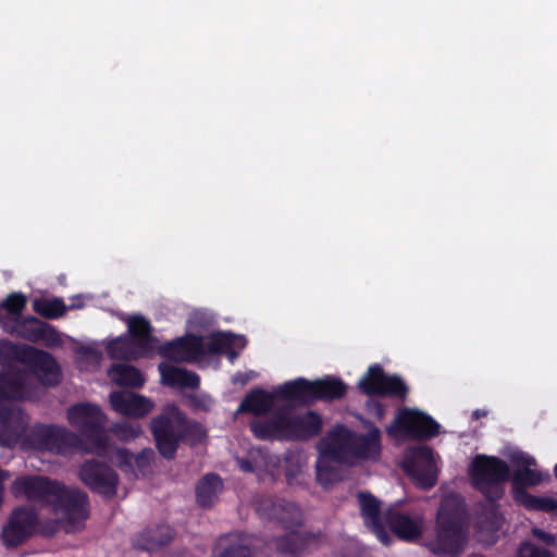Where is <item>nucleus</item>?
Wrapping results in <instances>:
<instances>
[{
	"label": "nucleus",
	"instance_id": "nucleus-1",
	"mask_svg": "<svg viewBox=\"0 0 557 557\" xmlns=\"http://www.w3.org/2000/svg\"><path fill=\"white\" fill-rule=\"evenodd\" d=\"M0 404L34 398L27 372L13 363L14 361L27 366L46 387H55L61 382V368L55 358L35 346L0 339Z\"/></svg>",
	"mask_w": 557,
	"mask_h": 557
},
{
	"label": "nucleus",
	"instance_id": "nucleus-2",
	"mask_svg": "<svg viewBox=\"0 0 557 557\" xmlns=\"http://www.w3.org/2000/svg\"><path fill=\"white\" fill-rule=\"evenodd\" d=\"M149 429L159 455L174 460L182 443H200L206 436L202 425L187 416L175 404L166 405L161 413L151 418Z\"/></svg>",
	"mask_w": 557,
	"mask_h": 557
},
{
	"label": "nucleus",
	"instance_id": "nucleus-3",
	"mask_svg": "<svg viewBox=\"0 0 557 557\" xmlns=\"http://www.w3.org/2000/svg\"><path fill=\"white\" fill-rule=\"evenodd\" d=\"M463 527L465 510L458 505L444 502L437 512L435 535L426 540L425 546L440 557L459 556L466 541Z\"/></svg>",
	"mask_w": 557,
	"mask_h": 557
},
{
	"label": "nucleus",
	"instance_id": "nucleus-4",
	"mask_svg": "<svg viewBox=\"0 0 557 557\" xmlns=\"http://www.w3.org/2000/svg\"><path fill=\"white\" fill-rule=\"evenodd\" d=\"M471 485L486 499L496 503L504 495V484L510 480L508 463L496 456L476 455L469 469Z\"/></svg>",
	"mask_w": 557,
	"mask_h": 557
},
{
	"label": "nucleus",
	"instance_id": "nucleus-5",
	"mask_svg": "<svg viewBox=\"0 0 557 557\" xmlns=\"http://www.w3.org/2000/svg\"><path fill=\"white\" fill-rule=\"evenodd\" d=\"M67 420L82 436L89 441L92 451L103 456L108 449V436L106 434V416L97 405L79 403L67 409Z\"/></svg>",
	"mask_w": 557,
	"mask_h": 557
},
{
	"label": "nucleus",
	"instance_id": "nucleus-6",
	"mask_svg": "<svg viewBox=\"0 0 557 557\" xmlns=\"http://www.w3.org/2000/svg\"><path fill=\"white\" fill-rule=\"evenodd\" d=\"M26 442L36 450L65 456L74 449H81L79 435L53 424H35L26 435Z\"/></svg>",
	"mask_w": 557,
	"mask_h": 557
},
{
	"label": "nucleus",
	"instance_id": "nucleus-7",
	"mask_svg": "<svg viewBox=\"0 0 557 557\" xmlns=\"http://www.w3.org/2000/svg\"><path fill=\"white\" fill-rule=\"evenodd\" d=\"M55 513L61 512L63 517V529L66 533L81 531L89 517L88 495L77 488H67L60 484L51 504Z\"/></svg>",
	"mask_w": 557,
	"mask_h": 557
},
{
	"label": "nucleus",
	"instance_id": "nucleus-8",
	"mask_svg": "<svg viewBox=\"0 0 557 557\" xmlns=\"http://www.w3.org/2000/svg\"><path fill=\"white\" fill-rule=\"evenodd\" d=\"M440 428V423L428 413L416 408H403L397 412L393 424L387 428V433L394 436L399 432L413 440H431L438 435Z\"/></svg>",
	"mask_w": 557,
	"mask_h": 557
},
{
	"label": "nucleus",
	"instance_id": "nucleus-9",
	"mask_svg": "<svg viewBox=\"0 0 557 557\" xmlns=\"http://www.w3.org/2000/svg\"><path fill=\"white\" fill-rule=\"evenodd\" d=\"M360 392L367 396L392 397L405 400L409 388L405 381L396 374H385L381 364L374 363L368 368L358 383Z\"/></svg>",
	"mask_w": 557,
	"mask_h": 557
},
{
	"label": "nucleus",
	"instance_id": "nucleus-10",
	"mask_svg": "<svg viewBox=\"0 0 557 557\" xmlns=\"http://www.w3.org/2000/svg\"><path fill=\"white\" fill-rule=\"evenodd\" d=\"M81 481L94 493L112 499L117 494L119 474L106 462L86 460L79 468Z\"/></svg>",
	"mask_w": 557,
	"mask_h": 557
},
{
	"label": "nucleus",
	"instance_id": "nucleus-11",
	"mask_svg": "<svg viewBox=\"0 0 557 557\" xmlns=\"http://www.w3.org/2000/svg\"><path fill=\"white\" fill-rule=\"evenodd\" d=\"M38 515L35 510L27 507L15 508L1 531L3 545L7 548L22 545L36 533Z\"/></svg>",
	"mask_w": 557,
	"mask_h": 557
},
{
	"label": "nucleus",
	"instance_id": "nucleus-12",
	"mask_svg": "<svg viewBox=\"0 0 557 557\" xmlns=\"http://www.w3.org/2000/svg\"><path fill=\"white\" fill-rule=\"evenodd\" d=\"M60 484L42 475H23L12 482L11 492L16 498L51 506Z\"/></svg>",
	"mask_w": 557,
	"mask_h": 557
},
{
	"label": "nucleus",
	"instance_id": "nucleus-13",
	"mask_svg": "<svg viewBox=\"0 0 557 557\" xmlns=\"http://www.w3.org/2000/svg\"><path fill=\"white\" fill-rule=\"evenodd\" d=\"M509 459L518 467L512 475L510 474L512 497L518 503L524 498L523 494H530L527 488L539 485L543 476L540 471L531 469V466L536 465L534 457L518 450L510 454Z\"/></svg>",
	"mask_w": 557,
	"mask_h": 557
},
{
	"label": "nucleus",
	"instance_id": "nucleus-14",
	"mask_svg": "<svg viewBox=\"0 0 557 557\" xmlns=\"http://www.w3.org/2000/svg\"><path fill=\"white\" fill-rule=\"evenodd\" d=\"M289 407L278 406L265 418L253 419L249 429L260 441H289Z\"/></svg>",
	"mask_w": 557,
	"mask_h": 557
},
{
	"label": "nucleus",
	"instance_id": "nucleus-15",
	"mask_svg": "<svg viewBox=\"0 0 557 557\" xmlns=\"http://www.w3.org/2000/svg\"><path fill=\"white\" fill-rule=\"evenodd\" d=\"M159 354L176 362H195L206 357L205 339L199 335L186 334L164 343L160 346Z\"/></svg>",
	"mask_w": 557,
	"mask_h": 557
},
{
	"label": "nucleus",
	"instance_id": "nucleus-16",
	"mask_svg": "<svg viewBox=\"0 0 557 557\" xmlns=\"http://www.w3.org/2000/svg\"><path fill=\"white\" fill-rule=\"evenodd\" d=\"M175 537V530L165 522H151L131 537L132 547L147 553L159 552L169 546Z\"/></svg>",
	"mask_w": 557,
	"mask_h": 557
},
{
	"label": "nucleus",
	"instance_id": "nucleus-17",
	"mask_svg": "<svg viewBox=\"0 0 557 557\" xmlns=\"http://www.w3.org/2000/svg\"><path fill=\"white\" fill-rule=\"evenodd\" d=\"M320 543V533L300 530H290L274 539V547L283 557H301L318 549Z\"/></svg>",
	"mask_w": 557,
	"mask_h": 557
},
{
	"label": "nucleus",
	"instance_id": "nucleus-18",
	"mask_svg": "<svg viewBox=\"0 0 557 557\" xmlns=\"http://www.w3.org/2000/svg\"><path fill=\"white\" fill-rule=\"evenodd\" d=\"M28 417L11 404H0V446L9 447L24 434Z\"/></svg>",
	"mask_w": 557,
	"mask_h": 557
},
{
	"label": "nucleus",
	"instance_id": "nucleus-19",
	"mask_svg": "<svg viewBox=\"0 0 557 557\" xmlns=\"http://www.w3.org/2000/svg\"><path fill=\"white\" fill-rule=\"evenodd\" d=\"M258 511L262 518L277 522L285 529L300 527L304 522L302 511L294 502L264 500L259 505Z\"/></svg>",
	"mask_w": 557,
	"mask_h": 557
},
{
	"label": "nucleus",
	"instance_id": "nucleus-20",
	"mask_svg": "<svg viewBox=\"0 0 557 557\" xmlns=\"http://www.w3.org/2000/svg\"><path fill=\"white\" fill-rule=\"evenodd\" d=\"M414 461L405 466L406 472L423 490H429L436 484L437 475L433 460V449L429 446L418 447L413 450Z\"/></svg>",
	"mask_w": 557,
	"mask_h": 557
},
{
	"label": "nucleus",
	"instance_id": "nucleus-21",
	"mask_svg": "<svg viewBox=\"0 0 557 557\" xmlns=\"http://www.w3.org/2000/svg\"><path fill=\"white\" fill-rule=\"evenodd\" d=\"M354 432L343 424L336 425L322 441V455L330 460L344 462L351 457Z\"/></svg>",
	"mask_w": 557,
	"mask_h": 557
},
{
	"label": "nucleus",
	"instance_id": "nucleus-22",
	"mask_svg": "<svg viewBox=\"0 0 557 557\" xmlns=\"http://www.w3.org/2000/svg\"><path fill=\"white\" fill-rule=\"evenodd\" d=\"M384 522L400 540L416 541L421 536L422 519L419 516L411 517L397 509L388 508L384 513Z\"/></svg>",
	"mask_w": 557,
	"mask_h": 557
},
{
	"label": "nucleus",
	"instance_id": "nucleus-23",
	"mask_svg": "<svg viewBox=\"0 0 557 557\" xmlns=\"http://www.w3.org/2000/svg\"><path fill=\"white\" fill-rule=\"evenodd\" d=\"M358 500L364 525L371 530L383 544H388L385 522L381 517V502L368 492H359Z\"/></svg>",
	"mask_w": 557,
	"mask_h": 557
},
{
	"label": "nucleus",
	"instance_id": "nucleus-24",
	"mask_svg": "<svg viewBox=\"0 0 557 557\" xmlns=\"http://www.w3.org/2000/svg\"><path fill=\"white\" fill-rule=\"evenodd\" d=\"M110 404L116 412L134 418H143L153 408L150 399L141 395L121 391L110 394Z\"/></svg>",
	"mask_w": 557,
	"mask_h": 557
},
{
	"label": "nucleus",
	"instance_id": "nucleus-25",
	"mask_svg": "<svg viewBox=\"0 0 557 557\" xmlns=\"http://www.w3.org/2000/svg\"><path fill=\"white\" fill-rule=\"evenodd\" d=\"M322 419L315 411H307L304 414L289 413V441H307L318 436L322 431Z\"/></svg>",
	"mask_w": 557,
	"mask_h": 557
},
{
	"label": "nucleus",
	"instance_id": "nucleus-26",
	"mask_svg": "<svg viewBox=\"0 0 557 557\" xmlns=\"http://www.w3.org/2000/svg\"><path fill=\"white\" fill-rule=\"evenodd\" d=\"M275 395L262 388H253L240 401L237 413H251L259 419L270 413L274 407Z\"/></svg>",
	"mask_w": 557,
	"mask_h": 557
},
{
	"label": "nucleus",
	"instance_id": "nucleus-27",
	"mask_svg": "<svg viewBox=\"0 0 557 557\" xmlns=\"http://www.w3.org/2000/svg\"><path fill=\"white\" fill-rule=\"evenodd\" d=\"M381 431L372 425L367 434L354 432L351 457L376 460L381 455Z\"/></svg>",
	"mask_w": 557,
	"mask_h": 557
},
{
	"label": "nucleus",
	"instance_id": "nucleus-28",
	"mask_svg": "<svg viewBox=\"0 0 557 557\" xmlns=\"http://www.w3.org/2000/svg\"><path fill=\"white\" fill-rule=\"evenodd\" d=\"M224 484L218 473L205 474L195 488L196 502L202 509L212 508L218 502L219 495L223 492Z\"/></svg>",
	"mask_w": 557,
	"mask_h": 557
},
{
	"label": "nucleus",
	"instance_id": "nucleus-29",
	"mask_svg": "<svg viewBox=\"0 0 557 557\" xmlns=\"http://www.w3.org/2000/svg\"><path fill=\"white\" fill-rule=\"evenodd\" d=\"M24 337L32 343L45 342L47 346H58L61 343L55 327L34 315L24 319Z\"/></svg>",
	"mask_w": 557,
	"mask_h": 557
},
{
	"label": "nucleus",
	"instance_id": "nucleus-30",
	"mask_svg": "<svg viewBox=\"0 0 557 557\" xmlns=\"http://www.w3.org/2000/svg\"><path fill=\"white\" fill-rule=\"evenodd\" d=\"M159 371L162 383L170 387L197 389L200 385V376L196 372L165 363L159 364Z\"/></svg>",
	"mask_w": 557,
	"mask_h": 557
},
{
	"label": "nucleus",
	"instance_id": "nucleus-31",
	"mask_svg": "<svg viewBox=\"0 0 557 557\" xmlns=\"http://www.w3.org/2000/svg\"><path fill=\"white\" fill-rule=\"evenodd\" d=\"M274 395L275 399L293 401L300 405H311V382L304 377L286 382L274 389Z\"/></svg>",
	"mask_w": 557,
	"mask_h": 557
},
{
	"label": "nucleus",
	"instance_id": "nucleus-32",
	"mask_svg": "<svg viewBox=\"0 0 557 557\" xmlns=\"http://www.w3.org/2000/svg\"><path fill=\"white\" fill-rule=\"evenodd\" d=\"M312 403L342 399L347 394V385L337 377L326 376L311 382Z\"/></svg>",
	"mask_w": 557,
	"mask_h": 557
},
{
	"label": "nucleus",
	"instance_id": "nucleus-33",
	"mask_svg": "<svg viewBox=\"0 0 557 557\" xmlns=\"http://www.w3.org/2000/svg\"><path fill=\"white\" fill-rule=\"evenodd\" d=\"M127 330L133 344L140 349H150L157 339L152 336V326L143 315H133L127 321Z\"/></svg>",
	"mask_w": 557,
	"mask_h": 557
},
{
	"label": "nucleus",
	"instance_id": "nucleus-34",
	"mask_svg": "<svg viewBox=\"0 0 557 557\" xmlns=\"http://www.w3.org/2000/svg\"><path fill=\"white\" fill-rule=\"evenodd\" d=\"M113 382L119 386L138 388L145 383L141 372L129 364H113L109 371Z\"/></svg>",
	"mask_w": 557,
	"mask_h": 557
},
{
	"label": "nucleus",
	"instance_id": "nucleus-35",
	"mask_svg": "<svg viewBox=\"0 0 557 557\" xmlns=\"http://www.w3.org/2000/svg\"><path fill=\"white\" fill-rule=\"evenodd\" d=\"M33 310L45 319L55 320L66 313L67 307L63 299L58 297L52 299L36 298L33 301Z\"/></svg>",
	"mask_w": 557,
	"mask_h": 557
},
{
	"label": "nucleus",
	"instance_id": "nucleus-36",
	"mask_svg": "<svg viewBox=\"0 0 557 557\" xmlns=\"http://www.w3.org/2000/svg\"><path fill=\"white\" fill-rule=\"evenodd\" d=\"M135 347L127 335H121L111 339L106 350L111 359L128 361L136 358Z\"/></svg>",
	"mask_w": 557,
	"mask_h": 557
},
{
	"label": "nucleus",
	"instance_id": "nucleus-37",
	"mask_svg": "<svg viewBox=\"0 0 557 557\" xmlns=\"http://www.w3.org/2000/svg\"><path fill=\"white\" fill-rule=\"evenodd\" d=\"M121 463L132 465L134 463L138 471L143 474L151 470V465L154 461L156 453L152 448L147 447L141 449L138 454H132L126 449L119 451Z\"/></svg>",
	"mask_w": 557,
	"mask_h": 557
},
{
	"label": "nucleus",
	"instance_id": "nucleus-38",
	"mask_svg": "<svg viewBox=\"0 0 557 557\" xmlns=\"http://www.w3.org/2000/svg\"><path fill=\"white\" fill-rule=\"evenodd\" d=\"M234 345V338L231 333H213L208 342H205L206 356H214L227 352Z\"/></svg>",
	"mask_w": 557,
	"mask_h": 557
},
{
	"label": "nucleus",
	"instance_id": "nucleus-39",
	"mask_svg": "<svg viewBox=\"0 0 557 557\" xmlns=\"http://www.w3.org/2000/svg\"><path fill=\"white\" fill-rule=\"evenodd\" d=\"M524 498L517 504L522 505L529 510H539L543 512H553L557 509V500L548 496H534L532 494H523Z\"/></svg>",
	"mask_w": 557,
	"mask_h": 557
},
{
	"label": "nucleus",
	"instance_id": "nucleus-40",
	"mask_svg": "<svg viewBox=\"0 0 557 557\" xmlns=\"http://www.w3.org/2000/svg\"><path fill=\"white\" fill-rule=\"evenodd\" d=\"M317 480L324 488H327L341 480V473L337 468L329 465V462L319 460L317 462Z\"/></svg>",
	"mask_w": 557,
	"mask_h": 557
},
{
	"label": "nucleus",
	"instance_id": "nucleus-41",
	"mask_svg": "<svg viewBox=\"0 0 557 557\" xmlns=\"http://www.w3.org/2000/svg\"><path fill=\"white\" fill-rule=\"evenodd\" d=\"M27 299L22 293H11L0 305L9 314L20 315L26 306Z\"/></svg>",
	"mask_w": 557,
	"mask_h": 557
},
{
	"label": "nucleus",
	"instance_id": "nucleus-42",
	"mask_svg": "<svg viewBox=\"0 0 557 557\" xmlns=\"http://www.w3.org/2000/svg\"><path fill=\"white\" fill-rule=\"evenodd\" d=\"M516 557H554L550 552L541 548L531 542L524 541L520 544Z\"/></svg>",
	"mask_w": 557,
	"mask_h": 557
},
{
	"label": "nucleus",
	"instance_id": "nucleus-43",
	"mask_svg": "<svg viewBox=\"0 0 557 557\" xmlns=\"http://www.w3.org/2000/svg\"><path fill=\"white\" fill-rule=\"evenodd\" d=\"M60 529H63V520L62 519H48L42 522L38 519L36 532H38L40 535H42L45 537H51Z\"/></svg>",
	"mask_w": 557,
	"mask_h": 557
},
{
	"label": "nucleus",
	"instance_id": "nucleus-44",
	"mask_svg": "<svg viewBox=\"0 0 557 557\" xmlns=\"http://www.w3.org/2000/svg\"><path fill=\"white\" fill-rule=\"evenodd\" d=\"M187 404L194 411H209L212 406V399L207 395L189 394L186 395Z\"/></svg>",
	"mask_w": 557,
	"mask_h": 557
},
{
	"label": "nucleus",
	"instance_id": "nucleus-45",
	"mask_svg": "<svg viewBox=\"0 0 557 557\" xmlns=\"http://www.w3.org/2000/svg\"><path fill=\"white\" fill-rule=\"evenodd\" d=\"M218 557H255L252 550L244 544H232L224 548Z\"/></svg>",
	"mask_w": 557,
	"mask_h": 557
},
{
	"label": "nucleus",
	"instance_id": "nucleus-46",
	"mask_svg": "<svg viewBox=\"0 0 557 557\" xmlns=\"http://www.w3.org/2000/svg\"><path fill=\"white\" fill-rule=\"evenodd\" d=\"M532 534L539 540L541 541L542 543H544L545 545L547 546H553L555 545L556 543V537L550 534V533H547L539 528H534L532 530Z\"/></svg>",
	"mask_w": 557,
	"mask_h": 557
},
{
	"label": "nucleus",
	"instance_id": "nucleus-47",
	"mask_svg": "<svg viewBox=\"0 0 557 557\" xmlns=\"http://www.w3.org/2000/svg\"><path fill=\"white\" fill-rule=\"evenodd\" d=\"M239 466H240V469L245 472H252L255 470L251 461H249L248 459H240Z\"/></svg>",
	"mask_w": 557,
	"mask_h": 557
},
{
	"label": "nucleus",
	"instance_id": "nucleus-48",
	"mask_svg": "<svg viewBox=\"0 0 557 557\" xmlns=\"http://www.w3.org/2000/svg\"><path fill=\"white\" fill-rule=\"evenodd\" d=\"M121 431L125 434V436L136 437L138 435V429H134L133 426H121Z\"/></svg>",
	"mask_w": 557,
	"mask_h": 557
},
{
	"label": "nucleus",
	"instance_id": "nucleus-49",
	"mask_svg": "<svg viewBox=\"0 0 557 557\" xmlns=\"http://www.w3.org/2000/svg\"><path fill=\"white\" fill-rule=\"evenodd\" d=\"M486 414H487V412L485 410L476 409L473 411L472 417H473V419L478 420L482 417H485Z\"/></svg>",
	"mask_w": 557,
	"mask_h": 557
},
{
	"label": "nucleus",
	"instance_id": "nucleus-50",
	"mask_svg": "<svg viewBox=\"0 0 557 557\" xmlns=\"http://www.w3.org/2000/svg\"><path fill=\"white\" fill-rule=\"evenodd\" d=\"M226 354L228 355L230 359H234L237 357V352L232 350V348L228 349Z\"/></svg>",
	"mask_w": 557,
	"mask_h": 557
},
{
	"label": "nucleus",
	"instance_id": "nucleus-51",
	"mask_svg": "<svg viewBox=\"0 0 557 557\" xmlns=\"http://www.w3.org/2000/svg\"><path fill=\"white\" fill-rule=\"evenodd\" d=\"M376 407H377V416H379V417H382V416H383V413H384V408H383V406H382L381 404H377V405H376Z\"/></svg>",
	"mask_w": 557,
	"mask_h": 557
},
{
	"label": "nucleus",
	"instance_id": "nucleus-52",
	"mask_svg": "<svg viewBox=\"0 0 557 557\" xmlns=\"http://www.w3.org/2000/svg\"><path fill=\"white\" fill-rule=\"evenodd\" d=\"M334 557H360L357 554H343V555H336Z\"/></svg>",
	"mask_w": 557,
	"mask_h": 557
},
{
	"label": "nucleus",
	"instance_id": "nucleus-53",
	"mask_svg": "<svg viewBox=\"0 0 557 557\" xmlns=\"http://www.w3.org/2000/svg\"><path fill=\"white\" fill-rule=\"evenodd\" d=\"M83 351H84L85 354H89V352H92V349H91V348H89V347H84V348H83Z\"/></svg>",
	"mask_w": 557,
	"mask_h": 557
},
{
	"label": "nucleus",
	"instance_id": "nucleus-54",
	"mask_svg": "<svg viewBox=\"0 0 557 557\" xmlns=\"http://www.w3.org/2000/svg\"><path fill=\"white\" fill-rule=\"evenodd\" d=\"M554 473H555V476L557 478V465L554 468Z\"/></svg>",
	"mask_w": 557,
	"mask_h": 557
}]
</instances>
